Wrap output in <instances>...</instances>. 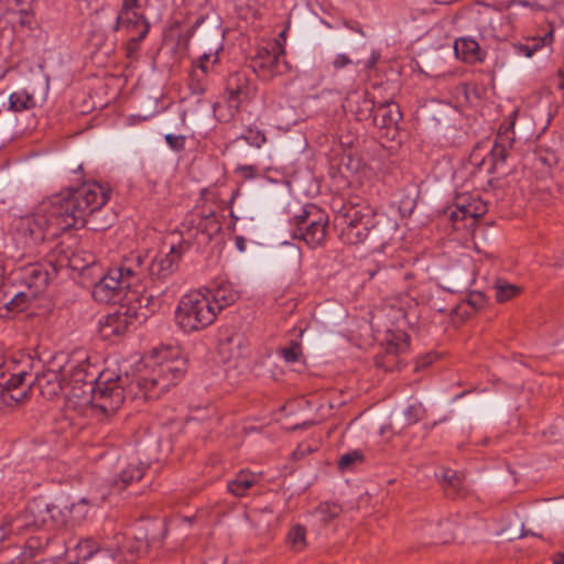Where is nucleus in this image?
I'll return each instance as SVG.
<instances>
[{
    "mask_svg": "<svg viewBox=\"0 0 564 564\" xmlns=\"http://www.w3.org/2000/svg\"><path fill=\"white\" fill-rule=\"evenodd\" d=\"M109 199V192L97 182L84 183L43 200L36 210L20 218L14 236L23 248L31 249L46 236L56 237L72 228L85 227L87 217L100 210Z\"/></svg>",
    "mask_w": 564,
    "mask_h": 564,
    "instance_id": "obj_1",
    "label": "nucleus"
},
{
    "mask_svg": "<svg viewBox=\"0 0 564 564\" xmlns=\"http://www.w3.org/2000/svg\"><path fill=\"white\" fill-rule=\"evenodd\" d=\"M340 239L348 245L370 240L375 247L384 246L397 230V224L383 214H376L368 206H348L336 217Z\"/></svg>",
    "mask_w": 564,
    "mask_h": 564,
    "instance_id": "obj_2",
    "label": "nucleus"
},
{
    "mask_svg": "<svg viewBox=\"0 0 564 564\" xmlns=\"http://www.w3.org/2000/svg\"><path fill=\"white\" fill-rule=\"evenodd\" d=\"M128 377H107L97 383H66L65 395L77 406L93 405L105 414L115 413L126 398L124 383Z\"/></svg>",
    "mask_w": 564,
    "mask_h": 564,
    "instance_id": "obj_3",
    "label": "nucleus"
},
{
    "mask_svg": "<svg viewBox=\"0 0 564 564\" xmlns=\"http://www.w3.org/2000/svg\"><path fill=\"white\" fill-rule=\"evenodd\" d=\"M143 274L142 256L132 253L122 263L111 268L108 273L95 284L93 297L100 303L116 302L123 290H128L141 281Z\"/></svg>",
    "mask_w": 564,
    "mask_h": 564,
    "instance_id": "obj_4",
    "label": "nucleus"
},
{
    "mask_svg": "<svg viewBox=\"0 0 564 564\" xmlns=\"http://www.w3.org/2000/svg\"><path fill=\"white\" fill-rule=\"evenodd\" d=\"M167 352L169 350L161 352L162 362L158 370L149 377H139L135 381V387L147 400L159 398L170 386L176 384L186 371V360L180 357L178 349L170 351L172 359L167 358Z\"/></svg>",
    "mask_w": 564,
    "mask_h": 564,
    "instance_id": "obj_5",
    "label": "nucleus"
},
{
    "mask_svg": "<svg viewBox=\"0 0 564 564\" xmlns=\"http://www.w3.org/2000/svg\"><path fill=\"white\" fill-rule=\"evenodd\" d=\"M216 316L210 297L202 291L182 296L175 311L176 324L185 333L206 328Z\"/></svg>",
    "mask_w": 564,
    "mask_h": 564,
    "instance_id": "obj_6",
    "label": "nucleus"
},
{
    "mask_svg": "<svg viewBox=\"0 0 564 564\" xmlns=\"http://www.w3.org/2000/svg\"><path fill=\"white\" fill-rule=\"evenodd\" d=\"M51 518L50 505L44 499L33 500L23 512L0 522V547L12 536H22L40 529Z\"/></svg>",
    "mask_w": 564,
    "mask_h": 564,
    "instance_id": "obj_7",
    "label": "nucleus"
},
{
    "mask_svg": "<svg viewBox=\"0 0 564 564\" xmlns=\"http://www.w3.org/2000/svg\"><path fill=\"white\" fill-rule=\"evenodd\" d=\"M328 217L316 206H310L293 218L292 236L303 240L310 248H316L325 242Z\"/></svg>",
    "mask_w": 564,
    "mask_h": 564,
    "instance_id": "obj_8",
    "label": "nucleus"
},
{
    "mask_svg": "<svg viewBox=\"0 0 564 564\" xmlns=\"http://www.w3.org/2000/svg\"><path fill=\"white\" fill-rule=\"evenodd\" d=\"M250 67L259 78L264 80L283 75L290 69L284 57V48L278 41H272L267 46L259 47L251 58Z\"/></svg>",
    "mask_w": 564,
    "mask_h": 564,
    "instance_id": "obj_9",
    "label": "nucleus"
},
{
    "mask_svg": "<svg viewBox=\"0 0 564 564\" xmlns=\"http://www.w3.org/2000/svg\"><path fill=\"white\" fill-rule=\"evenodd\" d=\"M30 372L22 369L8 373L7 366L0 365V409L19 403L28 398L31 382H26Z\"/></svg>",
    "mask_w": 564,
    "mask_h": 564,
    "instance_id": "obj_10",
    "label": "nucleus"
},
{
    "mask_svg": "<svg viewBox=\"0 0 564 564\" xmlns=\"http://www.w3.org/2000/svg\"><path fill=\"white\" fill-rule=\"evenodd\" d=\"M186 249H188V245H173L170 247L169 252L158 254L147 265L142 257L143 274L141 275V280L148 276L153 282L165 281L176 271L178 262Z\"/></svg>",
    "mask_w": 564,
    "mask_h": 564,
    "instance_id": "obj_11",
    "label": "nucleus"
},
{
    "mask_svg": "<svg viewBox=\"0 0 564 564\" xmlns=\"http://www.w3.org/2000/svg\"><path fill=\"white\" fill-rule=\"evenodd\" d=\"M57 273V267L52 261L31 263L20 268L15 281L21 288L32 291L35 296L47 288L51 279Z\"/></svg>",
    "mask_w": 564,
    "mask_h": 564,
    "instance_id": "obj_12",
    "label": "nucleus"
},
{
    "mask_svg": "<svg viewBox=\"0 0 564 564\" xmlns=\"http://www.w3.org/2000/svg\"><path fill=\"white\" fill-rule=\"evenodd\" d=\"M147 318V313L138 312L135 307L121 306L99 322V332L102 338L110 339L122 335L135 322H144Z\"/></svg>",
    "mask_w": 564,
    "mask_h": 564,
    "instance_id": "obj_13",
    "label": "nucleus"
},
{
    "mask_svg": "<svg viewBox=\"0 0 564 564\" xmlns=\"http://www.w3.org/2000/svg\"><path fill=\"white\" fill-rule=\"evenodd\" d=\"M115 540L116 543L108 545L106 549L109 556L115 561H133L145 553L148 549V542L141 539L126 543L124 538L118 534L115 536Z\"/></svg>",
    "mask_w": 564,
    "mask_h": 564,
    "instance_id": "obj_14",
    "label": "nucleus"
},
{
    "mask_svg": "<svg viewBox=\"0 0 564 564\" xmlns=\"http://www.w3.org/2000/svg\"><path fill=\"white\" fill-rule=\"evenodd\" d=\"M487 213V205L478 197L459 195L456 197L455 209L451 212V220L457 223L470 218L476 220Z\"/></svg>",
    "mask_w": 564,
    "mask_h": 564,
    "instance_id": "obj_15",
    "label": "nucleus"
},
{
    "mask_svg": "<svg viewBox=\"0 0 564 564\" xmlns=\"http://www.w3.org/2000/svg\"><path fill=\"white\" fill-rule=\"evenodd\" d=\"M31 387L36 384L43 397L52 399L59 393L66 390L65 379L61 376L59 372L55 370H47L40 375H36L35 378H32V373L30 372V377H26V382H31Z\"/></svg>",
    "mask_w": 564,
    "mask_h": 564,
    "instance_id": "obj_16",
    "label": "nucleus"
},
{
    "mask_svg": "<svg viewBox=\"0 0 564 564\" xmlns=\"http://www.w3.org/2000/svg\"><path fill=\"white\" fill-rule=\"evenodd\" d=\"M67 372L69 376L67 383H97L105 381L107 377H111L104 372L100 373L97 367L90 364L88 358L80 360L76 365H72Z\"/></svg>",
    "mask_w": 564,
    "mask_h": 564,
    "instance_id": "obj_17",
    "label": "nucleus"
},
{
    "mask_svg": "<svg viewBox=\"0 0 564 564\" xmlns=\"http://www.w3.org/2000/svg\"><path fill=\"white\" fill-rule=\"evenodd\" d=\"M205 294L210 297L216 315L239 299V293L226 281H220L207 289Z\"/></svg>",
    "mask_w": 564,
    "mask_h": 564,
    "instance_id": "obj_18",
    "label": "nucleus"
},
{
    "mask_svg": "<svg viewBox=\"0 0 564 564\" xmlns=\"http://www.w3.org/2000/svg\"><path fill=\"white\" fill-rule=\"evenodd\" d=\"M401 118V110L393 101H386L375 106L372 122L379 129L397 127Z\"/></svg>",
    "mask_w": 564,
    "mask_h": 564,
    "instance_id": "obj_19",
    "label": "nucleus"
},
{
    "mask_svg": "<svg viewBox=\"0 0 564 564\" xmlns=\"http://www.w3.org/2000/svg\"><path fill=\"white\" fill-rule=\"evenodd\" d=\"M227 104L230 109L237 110L242 98H247V78L240 73L232 74L227 83Z\"/></svg>",
    "mask_w": 564,
    "mask_h": 564,
    "instance_id": "obj_20",
    "label": "nucleus"
},
{
    "mask_svg": "<svg viewBox=\"0 0 564 564\" xmlns=\"http://www.w3.org/2000/svg\"><path fill=\"white\" fill-rule=\"evenodd\" d=\"M376 102L368 93L352 94L348 98V107L350 112L358 121L372 118Z\"/></svg>",
    "mask_w": 564,
    "mask_h": 564,
    "instance_id": "obj_21",
    "label": "nucleus"
},
{
    "mask_svg": "<svg viewBox=\"0 0 564 564\" xmlns=\"http://www.w3.org/2000/svg\"><path fill=\"white\" fill-rule=\"evenodd\" d=\"M134 22L130 25V28H127L129 31H137V34L132 35L126 45L127 56L129 58H132L137 55L140 42L147 36L150 24L147 21V19L142 14L133 13Z\"/></svg>",
    "mask_w": 564,
    "mask_h": 564,
    "instance_id": "obj_22",
    "label": "nucleus"
},
{
    "mask_svg": "<svg viewBox=\"0 0 564 564\" xmlns=\"http://www.w3.org/2000/svg\"><path fill=\"white\" fill-rule=\"evenodd\" d=\"M455 55L466 63H477L484 59L479 44L473 39H459L454 43Z\"/></svg>",
    "mask_w": 564,
    "mask_h": 564,
    "instance_id": "obj_23",
    "label": "nucleus"
},
{
    "mask_svg": "<svg viewBox=\"0 0 564 564\" xmlns=\"http://www.w3.org/2000/svg\"><path fill=\"white\" fill-rule=\"evenodd\" d=\"M212 54L204 53L199 59L198 65L194 68L191 78V88L195 94H202L205 90V84L203 83V78L207 73L212 69L213 65L217 62L216 54L214 55V59L210 62Z\"/></svg>",
    "mask_w": 564,
    "mask_h": 564,
    "instance_id": "obj_24",
    "label": "nucleus"
},
{
    "mask_svg": "<svg viewBox=\"0 0 564 564\" xmlns=\"http://www.w3.org/2000/svg\"><path fill=\"white\" fill-rule=\"evenodd\" d=\"M560 142L553 141L552 144L541 143L534 152L535 160L546 169H552L560 161Z\"/></svg>",
    "mask_w": 564,
    "mask_h": 564,
    "instance_id": "obj_25",
    "label": "nucleus"
},
{
    "mask_svg": "<svg viewBox=\"0 0 564 564\" xmlns=\"http://www.w3.org/2000/svg\"><path fill=\"white\" fill-rule=\"evenodd\" d=\"M36 296L25 288L17 292L7 291L3 294L4 305L9 311H23L28 303Z\"/></svg>",
    "mask_w": 564,
    "mask_h": 564,
    "instance_id": "obj_26",
    "label": "nucleus"
},
{
    "mask_svg": "<svg viewBox=\"0 0 564 564\" xmlns=\"http://www.w3.org/2000/svg\"><path fill=\"white\" fill-rule=\"evenodd\" d=\"M512 142L513 139L510 137L509 131L498 134L490 152L494 167L506 162L509 154L508 149L512 145Z\"/></svg>",
    "mask_w": 564,
    "mask_h": 564,
    "instance_id": "obj_27",
    "label": "nucleus"
},
{
    "mask_svg": "<svg viewBox=\"0 0 564 564\" xmlns=\"http://www.w3.org/2000/svg\"><path fill=\"white\" fill-rule=\"evenodd\" d=\"M145 469V465L141 460H134L127 464L124 468H122L120 473V482L116 481L115 486L118 487L119 490L123 489L127 485L132 481L140 480L143 476Z\"/></svg>",
    "mask_w": 564,
    "mask_h": 564,
    "instance_id": "obj_28",
    "label": "nucleus"
},
{
    "mask_svg": "<svg viewBox=\"0 0 564 564\" xmlns=\"http://www.w3.org/2000/svg\"><path fill=\"white\" fill-rule=\"evenodd\" d=\"M443 484L446 486V490H452L453 495H459L464 489V474L453 470L451 468H442L437 474Z\"/></svg>",
    "mask_w": 564,
    "mask_h": 564,
    "instance_id": "obj_29",
    "label": "nucleus"
},
{
    "mask_svg": "<svg viewBox=\"0 0 564 564\" xmlns=\"http://www.w3.org/2000/svg\"><path fill=\"white\" fill-rule=\"evenodd\" d=\"M140 0H123L122 9L120 13L117 15L115 31L120 30L121 28H130V25L134 22L133 13L135 9L140 7Z\"/></svg>",
    "mask_w": 564,
    "mask_h": 564,
    "instance_id": "obj_30",
    "label": "nucleus"
},
{
    "mask_svg": "<svg viewBox=\"0 0 564 564\" xmlns=\"http://www.w3.org/2000/svg\"><path fill=\"white\" fill-rule=\"evenodd\" d=\"M35 106L36 101L34 96L24 89L14 91L9 97V108L13 111L29 110Z\"/></svg>",
    "mask_w": 564,
    "mask_h": 564,
    "instance_id": "obj_31",
    "label": "nucleus"
},
{
    "mask_svg": "<svg viewBox=\"0 0 564 564\" xmlns=\"http://www.w3.org/2000/svg\"><path fill=\"white\" fill-rule=\"evenodd\" d=\"M289 547L294 552H302L306 545V529L301 524H294L286 536Z\"/></svg>",
    "mask_w": 564,
    "mask_h": 564,
    "instance_id": "obj_32",
    "label": "nucleus"
},
{
    "mask_svg": "<svg viewBox=\"0 0 564 564\" xmlns=\"http://www.w3.org/2000/svg\"><path fill=\"white\" fill-rule=\"evenodd\" d=\"M256 481L257 477L253 474L240 473L228 484V489L235 496H243Z\"/></svg>",
    "mask_w": 564,
    "mask_h": 564,
    "instance_id": "obj_33",
    "label": "nucleus"
},
{
    "mask_svg": "<svg viewBox=\"0 0 564 564\" xmlns=\"http://www.w3.org/2000/svg\"><path fill=\"white\" fill-rule=\"evenodd\" d=\"M496 300L500 303L507 302L520 293V289L505 280H497L494 285Z\"/></svg>",
    "mask_w": 564,
    "mask_h": 564,
    "instance_id": "obj_34",
    "label": "nucleus"
},
{
    "mask_svg": "<svg viewBox=\"0 0 564 564\" xmlns=\"http://www.w3.org/2000/svg\"><path fill=\"white\" fill-rule=\"evenodd\" d=\"M553 41V32L546 33L542 39L540 40H533L532 45L527 44H516L513 46L516 54L522 55L525 57H531L534 52H536L542 45L546 43H551Z\"/></svg>",
    "mask_w": 564,
    "mask_h": 564,
    "instance_id": "obj_35",
    "label": "nucleus"
},
{
    "mask_svg": "<svg viewBox=\"0 0 564 564\" xmlns=\"http://www.w3.org/2000/svg\"><path fill=\"white\" fill-rule=\"evenodd\" d=\"M107 546L108 545H106L101 551L107 552ZM97 551H100L99 546L93 539L82 540L76 545V556L82 561L89 560Z\"/></svg>",
    "mask_w": 564,
    "mask_h": 564,
    "instance_id": "obj_36",
    "label": "nucleus"
},
{
    "mask_svg": "<svg viewBox=\"0 0 564 564\" xmlns=\"http://www.w3.org/2000/svg\"><path fill=\"white\" fill-rule=\"evenodd\" d=\"M341 512V507L333 502H323L315 510L314 514L323 522H328Z\"/></svg>",
    "mask_w": 564,
    "mask_h": 564,
    "instance_id": "obj_37",
    "label": "nucleus"
},
{
    "mask_svg": "<svg viewBox=\"0 0 564 564\" xmlns=\"http://www.w3.org/2000/svg\"><path fill=\"white\" fill-rule=\"evenodd\" d=\"M163 293H164V290L160 291L158 294H154V293L142 294L140 296V299L138 300L139 307L141 310H145L143 312L147 314H148V312H155L158 308L161 307L162 300H161L160 295Z\"/></svg>",
    "mask_w": 564,
    "mask_h": 564,
    "instance_id": "obj_38",
    "label": "nucleus"
},
{
    "mask_svg": "<svg viewBox=\"0 0 564 564\" xmlns=\"http://www.w3.org/2000/svg\"><path fill=\"white\" fill-rule=\"evenodd\" d=\"M197 226L199 230L209 236L218 232L221 228L220 221L214 212L204 215Z\"/></svg>",
    "mask_w": 564,
    "mask_h": 564,
    "instance_id": "obj_39",
    "label": "nucleus"
},
{
    "mask_svg": "<svg viewBox=\"0 0 564 564\" xmlns=\"http://www.w3.org/2000/svg\"><path fill=\"white\" fill-rule=\"evenodd\" d=\"M279 352L286 362L293 364L299 360L302 349L297 341H292L289 347L281 348Z\"/></svg>",
    "mask_w": 564,
    "mask_h": 564,
    "instance_id": "obj_40",
    "label": "nucleus"
},
{
    "mask_svg": "<svg viewBox=\"0 0 564 564\" xmlns=\"http://www.w3.org/2000/svg\"><path fill=\"white\" fill-rule=\"evenodd\" d=\"M395 339L398 340V343H394V341L389 343L388 352L389 354L404 352L409 347L408 335L401 334L398 337H395Z\"/></svg>",
    "mask_w": 564,
    "mask_h": 564,
    "instance_id": "obj_41",
    "label": "nucleus"
},
{
    "mask_svg": "<svg viewBox=\"0 0 564 564\" xmlns=\"http://www.w3.org/2000/svg\"><path fill=\"white\" fill-rule=\"evenodd\" d=\"M351 64H355L356 66H360L361 59L354 61L348 55L340 53V54H337L333 61V66H334V69H336V70L345 68Z\"/></svg>",
    "mask_w": 564,
    "mask_h": 564,
    "instance_id": "obj_42",
    "label": "nucleus"
},
{
    "mask_svg": "<svg viewBox=\"0 0 564 564\" xmlns=\"http://www.w3.org/2000/svg\"><path fill=\"white\" fill-rule=\"evenodd\" d=\"M317 451V444L315 442H303L293 453V458H302L304 456L314 454Z\"/></svg>",
    "mask_w": 564,
    "mask_h": 564,
    "instance_id": "obj_43",
    "label": "nucleus"
},
{
    "mask_svg": "<svg viewBox=\"0 0 564 564\" xmlns=\"http://www.w3.org/2000/svg\"><path fill=\"white\" fill-rule=\"evenodd\" d=\"M406 424L412 425L421 419L422 406L420 404L409 405L404 411Z\"/></svg>",
    "mask_w": 564,
    "mask_h": 564,
    "instance_id": "obj_44",
    "label": "nucleus"
},
{
    "mask_svg": "<svg viewBox=\"0 0 564 564\" xmlns=\"http://www.w3.org/2000/svg\"><path fill=\"white\" fill-rule=\"evenodd\" d=\"M227 344L229 346L236 347V349H237L236 357L242 356L243 351L247 349L246 340H245L243 336L240 335V334H236V335L230 336L227 339Z\"/></svg>",
    "mask_w": 564,
    "mask_h": 564,
    "instance_id": "obj_45",
    "label": "nucleus"
},
{
    "mask_svg": "<svg viewBox=\"0 0 564 564\" xmlns=\"http://www.w3.org/2000/svg\"><path fill=\"white\" fill-rule=\"evenodd\" d=\"M165 141L169 144V147L174 151H181L184 149L185 145V138L183 135L169 133L165 135Z\"/></svg>",
    "mask_w": 564,
    "mask_h": 564,
    "instance_id": "obj_46",
    "label": "nucleus"
},
{
    "mask_svg": "<svg viewBox=\"0 0 564 564\" xmlns=\"http://www.w3.org/2000/svg\"><path fill=\"white\" fill-rule=\"evenodd\" d=\"M236 173L245 180H252L256 177L258 167L256 165H237Z\"/></svg>",
    "mask_w": 564,
    "mask_h": 564,
    "instance_id": "obj_47",
    "label": "nucleus"
},
{
    "mask_svg": "<svg viewBox=\"0 0 564 564\" xmlns=\"http://www.w3.org/2000/svg\"><path fill=\"white\" fill-rule=\"evenodd\" d=\"M246 142L257 148H260L261 144L265 141V137L260 131L253 132L249 131L247 135L241 137Z\"/></svg>",
    "mask_w": 564,
    "mask_h": 564,
    "instance_id": "obj_48",
    "label": "nucleus"
},
{
    "mask_svg": "<svg viewBox=\"0 0 564 564\" xmlns=\"http://www.w3.org/2000/svg\"><path fill=\"white\" fill-rule=\"evenodd\" d=\"M378 58L379 54L372 52L369 59L365 62L361 61V65L364 66L365 69H371L376 65Z\"/></svg>",
    "mask_w": 564,
    "mask_h": 564,
    "instance_id": "obj_49",
    "label": "nucleus"
},
{
    "mask_svg": "<svg viewBox=\"0 0 564 564\" xmlns=\"http://www.w3.org/2000/svg\"><path fill=\"white\" fill-rule=\"evenodd\" d=\"M264 0H248L247 6L249 9L253 12V14L258 13L260 10L261 3H263Z\"/></svg>",
    "mask_w": 564,
    "mask_h": 564,
    "instance_id": "obj_50",
    "label": "nucleus"
},
{
    "mask_svg": "<svg viewBox=\"0 0 564 564\" xmlns=\"http://www.w3.org/2000/svg\"><path fill=\"white\" fill-rule=\"evenodd\" d=\"M20 14V24L21 25H30L31 24V17H30V13L26 11V10H21L19 12Z\"/></svg>",
    "mask_w": 564,
    "mask_h": 564,
    "instance_id": "obj_51",
    "label": "nucleus"
},
{
    "mask_svg": "<svg viewBox=\"0 0 564 564\" xmlns=\"http://www.w3.org/2000/svg\"><path fill=\"white\" fill-rule=\"evenodd\" d=\"M235 245L240 252H243L246 250L247 241L242 236H237L235 238Z\"/></svg>",
    "mask_w": 564,
    "mask_h": 564,
    "instance_id": "obj_52",
    "label": "nucleus"
},
{
    "mask_svg": "<svg viewBox=\"0 0 564 564\" xmlns=\"http://www.w3.org/2000/svg\"><path fill=\"white\" fill-rule=\"evenodd\" d=\"M340 458H343V459L364 458V455L361 453H359L358 451H354V452L344 454Z\"/></svg>",
    "mask_w": 564,
    "mask_h": 564,
    "instance_id": "obj_53",
    "label": "nucleus"
},
{
    "mask_svg": "<svg viewBox=\"0 0 564 564\" xmlns=\"http://www.w3.org/2000/svg\"><path fill=\"white\" fill-rule=\"evenodd\" d=\"M356 460H338V468L340 471H345L347 470L351 465L352 463H355Z\"/></svg>",
    "mask_w": 564,
    "mask_h": 564,
    "instance_id": "obj_54",
    "label": "nucleus"
},
{
    "mask_svg": "<svg viewBox=\"0 0 564 564\" xmlns=\"http://www.w3.org/2000/svg\"><path fill=\"white\" fill-rule=\"evenodd\" d=\"M85 506H86V500L83 499L80 502H78L77 505L73 506V512L74 513L79 512L80 509H83Z\"/></svg>",
    "mask_w": 564,
    "mask_h": 564,
    "instance_id": "obj_55",
    "label": "nucleus"
},
{
    "mask_svg": "<svg viewBox=\"0 0 564 564\" xmlns=\"http://www.w3.org/2000/svg\"><path fill=\"white\" fill-rule=\"evenodd\" d=\"M553 564H564V553L557 554L553 560Z\"/></svg>",
    "mask_w": 564,
    "mask_h": 564,
    "instance_id": "obj_56",
    "label": "nucleus"
},
{
    "mask_svg": "<svg viewBox=\"0 0 564 564\" xmlns=\"http://www.w3.org/2000/svg\"><path fill=\"white\" fill-rule=\"evenodd\" d=\"M432 362V358L431 357H425L422 361H421V366L425 367V366H429L430 364Z\"/></svg>",
    "mask_w": 564,
    "mask_h": 564,
    "instance_id": "obj_57",
    "label": "nucleus"
},
{
    "mask_svg": "<svg viewBox=\"0 0 564 564\" xmlns=\"http://www.w3.org/2000/svg\"><path fill=\"white\" fill-rule=\"evenodd\" d=\"M134 386H135V383H134V384H133V383L131 384V387L129 388V391H130V392H133V390H134ZM138 392H141V391L138 389V391H134V394H138Z\"/></svg>",
    "mask_w": 564,
    "mask_h": 564,
    "instance_id": "obj_58",
    "label": "nucleus"
},
{
    "mask_svg": "<svg viewBox=\"0 0 564 564\" xmlns=\"http://www.w3.org/2000/svg\"><path fill=\"white\" fill-rule=\"evenodd\" d=\"M3 269L0 267V283L2 282Z\"/></svg>",
    "mask_w": 564,
    "mask_h": 564,
    "instance_id": "obj_59",
    "label": "nucleus"
},
{
    "mask_svg": "<svg viewBox=\"0 0 564 564\" xmlns=\"http://www.w3.org/2000/svg\"><path fill=\"white\" fill-rule=\"evenodd\" d=\"M67 564H82V563H79V562L77 561V562H69V563H67Z\"/></svg>",
    "mask_w": 564,
    "mask_h": 564,
    "instance_id": "obj_60",
    "label": "nucleus"
},
{
    "mask_svg": "<svg viewBox=\"0 0 564 564\" xmlns=\"http://www.w3.org/2000/svg\"><path fill=\"white\" fill-rule=\"evenodd\" d=\"M519 2H520V3H523V4H525V3H527V1H525V0H519Z\"/></svg>",
    "mask_w": 564,
    "mask_h": 564,
    "instance_id": "obj_61",
    "label": "nucleus"
},
{
    "mask_svg": "<svg viewBox=\"0 0 564 564\" xmlns=\"http://www.w3.org/2000/svg\"><path fill=\"white\" fill-rule=\"evenodd\" d=\"M264 517H265V513H262V514L260 516V520H262V518H264Z\"/></svg>",
    "mask_w": 564,
    "mask_h": 564,
    "instance_id": "obj_62",
    "label": "nucleus"
},
{
    "mask_svg": "<svg viewBox=\"0 0 564 564\" xmlns=\"http://www.w3.org/2000/svg\"><path fill=\"white\" fill-rule=\"evenodd\" d=\"M17 2H19V3H20V2H21V0H17Z\"/></svg>",
    "mask_w": 564,
    "mask_h": 564,
    "instance_id": "obj_63",
    "label": "nucleus"
}]
</instances>
